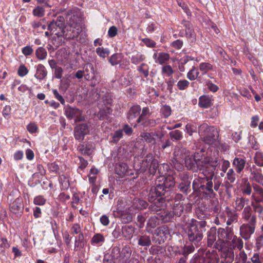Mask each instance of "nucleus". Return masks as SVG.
Returning a JSON list of instances; mask_svg holds the SVG:
<instances>
[{
    "mask_svg": "<svg viewBox=\"0 0 263 263\" xmlns=\"http://www.w3.org/2000/svg\"><path fill=\"white\" fill-rule=\"evenodd\" d=\"M254 215H252V209L250 206L248 205L245 207L242 214V218L245 221H250Z\"/></svg>",
    "mask_w": 263,
    "mask_h": 263,
    "instance_id": "29",
    "label": "nucleus"
},
{
    "mask_svg": "<svg viewBox=\"0 0 263 263\" xmlns=\"http://www.w3.org/2000/svg\"><path fill=\"white\" fill-rule=\"evenodd\" d=\"M162 184H159L157 185L154 189L156 192V196H160L164 195L165 189L173 187L175 185L174 178L172 176H168L165 177Z\"/></svg>",
    "mask_w": 263,
    "mask_h": 263,
    "instance_id": "10",
    "label": "nucleus"
},
{
    "mask_svg": "<svg viewBox=\"0 0 263 263\" xmlns=\"http://www.w3.org/2000/svg\"><path fill=\"white\" fill-rule=\"evenodd\" d=\"M189 81L185 79L179 80L177 84V88L180 90H184L186 89L189 87Z\"/></svg>",
    "mask_w": 263,
    "mask_h": 263,
    "instance_id": "38",
    "label": "nucleus"
},
{
    "mask_svg": "<svg viewBox=\"0 0 263 263\" xmlns=\"http://www.w3.org/2000/svg\"><path fill=\"white\" fill-rule=\"evenodd\" d=\"M246 160L245 157L237 156L233 160L232 165L237 173H240L245 168Z\"/></svg>",
    "mask_w": 263,
    "mask_h": 263,
    "instance_id": "14",
    "label": "nucleus"
},
{
    "mask_svg": "<svg viewBox=\"0 0 263 263\" xmlns=\"http://www.w3.org/2000/svg\"><path fill=\"white\" fill-rule=\"evenodd\" d=\"M198 68L195 66H192V68L186 74L187 78L190 81L197 80V81L201 83L202 82L201 75H199Z\"/></svg>",
    "mask_w": 263,
    "mask_h": 263,
    "instance_id": "16",
    "label": "nucleus"
},
{
    "mask_svg": "<svg viewBox=\"0 0 263 263\" xmlns=\"http://www.w3.org/2000/svg\"><path fill=\"white\" fill-rule=\"evenodd\" d=\"M170 55L168 53L160 52L158 54L157 63L162 65L169 60Z\"/></svg>",
    "mask_w": 263,
    "mask_h": 263,
    "instance_id": "32",
    "label": "nucleus"
},
{
    "mask_svg": "<svg viewBox=\"0 0 263 263\" xmlns=\"http://www.w3.org/2000/svg\"><path fill=\"white\" fill-rule=\"evenodd\" d=\"M213 96L202 95L199 98L198 105L203 108H208L213 105Z\"/></svg>",
    "mask_w": 263,
    "mask_h": 263,
    "instance_id": "15",
    "label": "nucleus"
},
{
    "mask_svg": "<svg viewBox=\"0 0 263 263\" xmlns=\"http://www.w3.org/2000/svg\"><path fill=\"white\" fill-rule=\"evenodd\" d=\"M65 26V19L63 16L60 15L48 24V30L58 37H61L63 35Z\"/></svg>",
    "mask_w": 263,
    "mask_h": 263,
    "instance_id": "6",
    "label": "nucleus"
},
{
    "mask_svg": "<svg viewBox=\"0 0 263 263\" xmlns=\"http://www.w3.org/2000/svg\"><path fill=\"white\" fill-rule=\"evenodd\" d=\"M214 171L205 175L202 174V176H199L198 178L195 179L193 182V187L195 190L200 189L202 191H206L207 193L209 195L214 194L213 190V182L212 181V177L213 175Z\"/></svg>",
    "mask_w": 263,
    "mask_h": 263,
    "instance_id": "3",
    "label": "nucleus"
},
{
    "mask_svg": "<svg viewBox=\"0 0 263 263\" xmlns=\"http://www.w3.org/2000/svg\"><path fill=\"white\" fill-rule=\"evenodd\" d=\"M47 53L45 48L43 47H39L35 51V55L37 59L40 60H44L46 58Z\"/></svg>",
    "mask_w": 263,
    "mask_h": 263,
    "instance_id": "36",
    "label": "nucleus"
},
{
    "mask_svg": "<svg viewBox=\"0 0 263 263\" xmlns=\"http://www.w3.org/2000/svg\"><path fill=\"white\" fill-rule=\"evenodd\" d=\"M254 162L259 166H263V153L257 152L254 156Z\"/></svg>",
    "mask_w": 263,
    "mask_h": 263,
    "instance_id": "37",
    "label": "nucleus"
},
{
    "mask_svg": "<svg viewBox=\"0 0 263 263\" xmlns=\"http://www.w3.org/2000/svg\"><path fill=\"white\" fill-rule=\"evenodd\" d=\"M222 256L224 259L221 263H232L235 257L234 251L232 250H227L224 251Z\"/></svg>",
    "mask_w": 263,
    "mask_h": 263,
    "instance_id": "23",
    "label": "nucleus"
},
{
    "mask_svg": "<svg viewBox=\"0 0 263 263\" xmlns=\"http://www.w3.org/2000/svg\"><path fill=\"white\" fill-rule=\"evenodd\" d=\"M170 135L172 138H174L176 140H180L182 138L181 132L178 130L170 132Z\"/></svg>",
    "mask_w": 263,
    "mask_h": 263,
    "instance_id": "58",
    "label": "nucleus"
},
{
    "mask_svg": "<svg viewBox=\"0 0 263 263\" xmlns=\"http://www.w3.org/2000/svg\"><path fill=\"white\" fill-rule=\"evenodd\" d=\"M249 199L242 197H237L235 201V208L237 211L241 210L245 205L248 204Z\"/></svg>",
    "mask_w": 263,
    "mask_h": 263,
    "instance_id": "26",
    "label": "nucleus"
},
{
    "mask_svg": "<svg viewBox=\"0 0 263 263\" xmlns=\"http://www.w3.org/2000/svg\"><path fill=\"white\" fill-rule=\"evenodd\" d=\"M157 136V135L154 133H143L141 135V137L144 141L152 144L155 143V137Z\"/></svg>",
    "mask_w": 263,
    "mask_h": 263,
    "instance_id": "27",
    "label": "nucleus"
},
{
    "mask_svg": "<svg viewBox=\"0 0 263 263\" xmlns=\"http://www.w3.org/2000/svg\"><path fill=\"white\" fill-rule=\"evenodd\" d=\"M173 203V211L174 215L177 216H180L184 209L183 206V202H175V200L172 201Z\"/></svg>",
    "mask_w": 263,
    "mask_h": 263,
    "instance_id": "24",
    "label": "nucleus"
},
{
    "mask_svg": "<svg viewBox=\"0 0 263 263\" xmlns=\"http://www.w3.org/2000/svg\"><path fill=\"white\" fill-rule=\"evenodd\" d=\"M28 72L27 68L24 65L22 64L20 66L18 69L17 73L20 77H24L26 76Z\"/></svg>",
    "mask_w": 263,
    "mask_h": 263,
    "instance_id": "50",
    "label": "nucleus"
},
{
    "mask_svg": "<svg viewBox=\"0 0 263 263\" xmlns=\"http://www.w3.org/2000/svg\"><path fill=\"white\" fill-rule=\"evenodd\" d=\"M24 205L21 197L16 198L9 204V209L11 213L17 217H20L23 213Z\"/></svg>",
    "mask_w": 263,
    "mask_h": 263,
    "instance_id": "11",
    "label": "nucleus"
},
{
    "mask_svg": "<svg viewBox=\"0 0 263 263\" xmlns=\"http://www.w3.org/2000/svg\"><path fill=\"white\" fill-rule=\"evenodd\" d=\"M251 260L253 263H262L259 254L255 253L251 258Z\"/></svg>",
    "mask_w": 263,
    "mask_h": 263,
    "instance_id": "64",
    "label": "nucleus"
},
{
    "mask_svg": "<svg viewBox=\"0 0 263 263\" xmlns=\"http://www.w3.org/2000/svg\"><path fill=\"white\" fill-rule=\"evenodd\" d=\"M118 29L115 26H111L108 30V35L110 37H114L117 34Z\"/></svg>",
    "mask_w": 263,
    "mask_h": 263,
    "instance_id": "57",
    "label": "nucleus"
},
{
    "mask_svg": "<svg viewBox=\"0 0 263 263\" xmlns=\"http://www.w3.org/2000/svg\"><path fill=\"white\" fill-rule=\"evenodd\" d=\"M89 132L88 126L87 124L82 123L77 125L74 128V138L80 142L84 139V137Z\"/></svg>",
    "mask_w": 263,
    "mask_h": 263,
    "instance_id": "13",
    "label": "nucleus"
},
{
    "mask_svg": "<svg viewBox=\"0 0 263 263\" xmlns=\"http://www.w3.org/2000/svg\"><path fill=\"white\" fill-rule=\"evenodd\" d=\"M183 45V42L180 39H178L173 41V42H172L171 44L172 47L177 50L180 49L182 47Z\"/></svg>",
    "mask_w": 263,
    "mask_h": 263,
    "instance_id": "51",
    "label": "nucleus"
},
{
    "mask_svg": "<svg viewBox=\"0 0 263 263\" xmlns=\"http://www.w3.org/2000/svg\"><path fill=\"white\" fill-rule=\"evenodd\" d=\"M78 164L79 165V168L81 170L84 169L88 165L87 161L85 160L81 156H77Z\"/></svg>",
    "mask_w": 263,
    "mask_h": 263,
    "instance_id": "47",
    "label": "nucleus"
},
{
    "mask_svg": "<svg viewBox=\"0 0 263 263\" xmlns=\"http://www.w3.org/2000/svg\"><path fill=\"white\" fill-rule=\"evenodd\" d=\"M174 72V70L170 65H164L162 67V74L166 77H172Z\"/></svg>",
    "mask_w": 263,
    "mask_h": 263,
    "instance_id": "34",
    "label": "nucleus"
},
{
    "mask_svg": "<svg viewBox=\"0 0 263 263\" xmlns=\"http://www.w3.org/2000/svg\"><path fill=\"white\" fill-rule=\"evenodd\" d=\"M217 233L215 229H211L208 232V245L209 247H212L216 240Z\"/></svg>",
    "mask_w": 263,
    "mask_h": 263,
    "instance_id": "25",
    "label": "nucleus"
},
{
    "mask_svg": "<svg viewBox=\"0 0 263 263\" xmlns=\"http://www.w3.org/2000/svg\"><path fill=\"white\" fill-rule=\"evenodd\" d=\"M170 234L168 228L165 226L158 227L154 234V241L159 244L163 243Z\"/></svg>",
    "mask_w": 263,
    "mask_h": 263,
    "instance_id": "12",
    "label": "nucleus"
},
{
    "mask_svg": "<svg viewBox=\"0 0 263 263\" xmlns=\"http://www.w3.org/2000/svg\"><path fill=\"white\" fill-rule=\"evenodd\" d=\"M198 69L202 72L201 76H203L206 74L208 71L212 70L213 66L209 63L202 62L199 64Z\"/></svg>",
    "mask_w": 263,
    "mask_h": 263,
    "instance_id": "28",
    "label": "nucleus"
},
{
    "mask_svg": "<svg viewBox=\"0 0 263 263\" xmlns=\"http://www.w3.org/2000/svg\"><path fill=\"white\" fill-rule=\"evenodd\" d=\"M141 111L139 105L135 104L132 106L129 110L128 115H140Z\"/></svg>",
    "mask_w": 263,
    "mask_h": 263,
    "instance_id": "40",
    "label": "nucleus"
},
{
    "mask_svg": "<svg viewBox=\"0 0 263 263\" xmlns=\"http://www.w3.org/2000/svg\"><path fill=\"white\" fill-rule=\"evenodd\" d=\"M78 151L83 155H90L95 149L92 144H80L77 148Z\"/></svg>",
    "mask_w": 263,
    "mask_h": 263,
    "instance_id": "18",
    "label": "nucleus"
},
{
    "mask_svg": "<svg viewBox=\"0 0 263 263\" xmlns=\"http://www.w3.org/2000/svg\"><path fill=\"white\" fill-rule=\"evenodd\" d=\"M83 23L81 12L80 11H76L69 18L67 25L65 26L62 36L68 40L77 37L82 31Z\"/></svg>",
    "mask_w": 263,
    "mask_h": 263,
    "instance_id": "2",
    "label": "nucleus"
},
{
    "mask_svg": "<svg viewBox=\"0 0 263 263\" xmlns=\"http://www.w3.org/2000/svg\"><path fill=\"white\" fill-rule=\"evenodd\" d=\"M138 243L141 246H149L151 244V239L147 236H142L139 238Z\"/></svg>",
    "mask_w": 263,
    "mask_h": 263,
    "instance_id": "39",
    "label": "nucleus"
},
{
    "mask_svg": "<svg viewBox=\"0 0 263 263\" xmlns=\"http://www.w3.org/2000/svg\"><path fill=\"white\" fill-rule=\"evenodd\" d=\"M167 84V89L168 90L170 94L173 92V86L175 83V80L172 78H170L166 81Z\"/></svg>",
    "mask_w": 263,
    "mask_h": 263,
    "instance_id": "43",
    "label": "nucleus"
},
{
    "mask_svg": "<svg viewBox=\"0 0 263 263\" xmlns=\"http://www.w3.org/2000/svg\"><path fill=\"white\" fill-rule=\"evenodd\" d=\"M101 98V108H100V115H108L112 112L111 108L112 103V96L110 93L106 92L104 95L100 93V98Z\"/></svg>",
    "mask_w": 263,
    "mask_h": 263,
    "instance_id": "8",
    "label": "nucleus"
},
{
    "mask_svg": "<svg viewBox=\"0 0 263 263\" xmlns=\"http://www.w3.org/2000/svg\"><path fill=\"white\" fill-rule=\"evenodd\" d=\"M252 198L255 201L251 202V205L253 208L254 212L261 214L263 212V206L260 204L259 202L263 201V199H257L254 194L252 195Z\"/></svg>",
    "mask_w": 263,
    "mask_h": 263,
    "instance_id": "22",
    "label": "nucleus"
},
{
    "mask_svg": "<svg viewBox=\"0 0 263 263\" xmlns=\"http://www.w3.org/2000/svg\"><path fill=\"white\" fill-rule=\"evenodd\" d=\"M219 163L220 159L217 152L204 158L197 153L194 156H188L185 158V164L187 169H193L196 165L200 173L205 175L214 171Z\"/></svg>",
    "mask_w": 263,
    "mask_h": 263,
    "instance_id": "1",
    "label": "nucleus"
},
{
    "mask_svg": "<svg viewBox=\"0 0 263 263\" xmlns=\"http://www.w3.org/2000/svg\"><path fill=\"white\" fill-rule=\"evenodd\" d=\"M227 179L230 183H233L236 179V174L233 168H230L227 173Z\"/></svg>",
    "mask_w": 263,
    "mask_h": 263,
    "instance_id": "42",
    "label": "nucleus"
},
{
    "mask_svg": "<svg viewBox=\"0 0 263 263\" xmlns=\"http://www.w3.org/2000/svg\"><path fill=\"white\" fill-rule=\"evenodd\" d=\"M47 75V71L45 67L41 64H39L36 67V73L34 77L39 80H44Z\"/></svg>",
    "mask_w": 263,
    "mask_h": 263,
    "instance_id": "20",
    "label": "nucleus"
},
{
    "mask_svg": "<svg viewBox=\"0 0 263 263\" xmlns=\"http://www.w3.org/2000/svg\"><path fill=\"white\" fill-rule=\"evenodd\" d=\"M198 132L201 139L205 143L212 145L217 142L218 133L214 127L203 124L199 126Z\"/></svg>",
    "mask_w": 263,
    "mask_h": 263,
    "instance_id": "4",
    "label": "nucleus"
},
{
    "mask_svg": "<svg viewBox=\"0 0 263 263\" xmlns=\"http://www.w3.org/2000/svg\"><path fill=\"white\" fill-rule=\"evenodd\" d=\"M123 132L121 130H118L115 132L114 136H112V141L115 142H117L119 140L122 138Z\"/></svg>",
    "mask_w": 263,
    "mask_h": 263,
    "instance_id": "56",
    "label": "nucleus"
},
{
    "mask_svg": "<svg viewBox=\"0 0 263 263\" xmlns=\"http://www.w3.org/2000/svg\"><path fill=\"white\" fill-rule=\"evenodd\" d=\"M206 85L209 90L212 92H216L219 90L218 86L211 81H208Z\"/></svg>",
    "mask_w": 263,
    "mask_h": 263,
    "instance_id": "54",
    "label": "nucleus"
},
{
    "mask_svg": "<svg viewBox=\"0 0 263 263\" xmlns=\"http://www.w3.org/2000/svg\"><path fill=\"white\" fill-rule=\"evenodd\" d=\"M147 206V203L142 200L138 198H135L133 200L132 205L128 209L127 212V215L124 218L123 215H122V218L124 222H128L130 221L132 219V214L136 213V210H142L146 208Z\"/></svg>",
    "mask_w": 263,
    "mask_h": 263,
    "instance_id": "7",
    "label": "nucleus"
},
{
    "mask_svg": "<svg viewBox=\"0 0 263 263\" xmlns=\"http://www.w3.org/2000/svg\"><path fill=\"white\" fill-rule=\"evenodd\" d=\"M33 14L38 17H42L44 15V9L43 8L37 6L33 10Z\"/></svg>",
    "mask_w": 263,
    "mask_h": 263,
    "instance_id": "49",
    "label": "nucleus"
},
{
    "mask_svg": "<svg viewBox=\"0 0 263 263\" xmlns=\"http://www.w3.org/2000/svg\"><path fill=\"white\" fill-rule=\"evenodd\" d=\"M81 203L79 195L77 193L73 194L72 197V201H71L72 207L76 209L77 208V206L74 204L78 205L79 203Z\"/></svg>",
    "mask_w": 263,
    "mask_h": 263,
    "instance_id": "52",
    "label": "nucleus"
},
{
    "mask_svg": "<svg viewBox=\"0 0 263 263\" xmlns=\"http://www.w3.org/2000/svg\"><path fill=\"white\" fill-rule=\"evenodd\" d=\"M66 115H81L80 110L71 107H68L66 109Z\"/></svg>",
    "mask_w": 263,
    "mask_h": 263,
    "instance_id": "53",
    "label": "nucleus"
},
{
    "mask_svg": "<svg viewBox=\"0 0 263 263\" xmlns=\"http://www.w3.org/2000/svg\"><path fill=\"white\" fill-rule=\"evenodd\" d=\"M46 201L43 196L39 195L34 198L33 202L36 205H43L45 203Z\"/></svg>",
    "mask_w": 263,
    "mask_h": 263,
    "instance_id": "48",
    "label": "nucleus"
},
{
    "mask_svg": "<svg viewBox=\"0 0 263 263\" xmlns=\"http://www.w3.org/2000/svg\"><path fill=\"white\" fill-rule=\"evenodd\" d=\"M142 41L148 47L153 48V47H156V43L154 41H153L149 38L143 39Z\"/></svg>",
    "mask_w": 263,
    "mask_h": 263,
    "instance_id": "55",
    "label": "nucleus"
},
{
    "mask_svg": "<svg viewBox=\"0 0 263 263\" xmlns=\"http://www.w3.org/2000/svg\"><path fill=\"white\" fill-rule=\"evenodd\" d=\"M10 247L6 238H0V254L4 253L6 249Z\"/></svg>",
    "mask_w": 263,
    "mask_h": 263,
    "instance_id": "41",
    "label": "nucleus"
},
{
    "mask_svg": "<svg viewBox=\"0 0 263 263\" xmlns=\"http://www.w3.org/2000/svg\"><path fill=\"white\" fill-rule=\"evenodd\" d=\"M128 169V166L126 163H121L116 166V172L119 175L126 173Z\"/></svg>",
    "mask_w": 263,
    "mask_h": 263,
    "instance_id": "31",
    "label": "nucleus"
},
{
    "mask_svg": "<svg viewBox=\"0 0 263 263\" xmlns=\"http://www.w3.org/2000/svg\"><path fill=\"white\" fill-rule=\"evenodd\" d=\"M132 64L138 65L145 60L146 56L140 52H136L129 57Z\"/></svg>",
    "mask_w": 263,
    "mask_h": 263,
    "instance_id": "21",
    "label": "nucleus"
},
{
    "mask_svg": "<svg viewBox=\"0 0 263 263\" xmlns=\"http://www.w3.org/2000/svg\"><path fill=\"white\" fill-rule=\"evenodd\" d=\"M256 218L253 216L250 221L247 224H243L240 228V233L245 239L250 238L251 235L254 232Z\"/></svg>",
    "mask_w": 263,
    "mask_h": 263,
    "instance_id": "9",
    "label": "nucleus"
},
{
    "mask_svg": "<svg viewBox=\"0 0 263 263\" xmlns=\"http://www.w3.org/2000/svg\"><path fill=\"white\" fill-rule=\"evenodd\" d=\"M252 179L263 186V175L260 172V170L252 172Z\"/></svg>",
    "mask_w": 263,
    "mask_h": 263,
    "instance_id": "30",
    "label": "nucleus"
},
{
    "mask_svg": "<svg viewBox=\"0 0 263 263\" xmlns=\"http://www.w3.org/2000/svg\"><path fill=\"white\" fill-rule=\"evenodd\" d=\"M233 239L232 240V245L233 248H236L239 250H241L243 246V243L242 240L237 237L235 236H232Z\"/></svg>",
    "mask_w": 263,
    "mask_h": 263,
    "instance_id": "33",
    "label": "nucleus"
},
{
    "mask_svg": "<svg viewBox=\"0 0 263 263\" xmlns=\"http://www.w3.org/2000/svg\"><path fill=\"white\" fill-rule=\"evenodd\" d=\"M27 130L31 133H35L38 129L37 125L35 123H30L27 126Z\"/></svg>",
    "mask_w": 263,
    "mask_h": 263,
    "instance_id": "62",
    "label": "nucleus"
},
{
    "mask_svg": "<svg viewBox=\"0 0 263 263\" xmlns=\"http://www.w3.org/2000/svg\"><path fill=\"white\" fill-rule=\"evenodd\" d=\"M246 184L242 189L243 194L250 195L252 192V189L250 184L248 182L247 179H244Z\"/></svg>",
    "mask_w": 263,
    "mask_h": 263,
    "instance_id": "45",
    "label": "nucleus"
},
{
    "mask_svg": "<svg viewBox=\"0 0 263 263\" xmlns=\"http://www.w3.org/2000/svg\"><path fill=\"white\" fill-rule=\"evenodd\" d=\"M198 221L194 219L188 220L187 231L189 240L195 245L198 243L202 239V231L198 229Z\"/></svg>",
    "mask_w": 263,
    "mask_h": 263,
    "instance_id": "5",
    "label": "nucleus"
},
{
    "mask_svg": "<svg viewBox=\"0 0 263 263\" xmlns=\"http://www.w3.org/2000/svg\"><path fill=\"white\" fill-rule=\"evenodd\" d=\"M119 58L118 53H115L112 54L109 58V62L111 64L112 66L117 65L119 63Z\"/></svg>",
    "mask_w": 263,
    "mask_h": 263,
    "instance_id": "46",
    "label": "nucleus"
},
{
    "mask_svg": "<svg viewBox=\"0 0 263 263\" xmlns=\"http://www.w3.org/2000/svg\"><path fill=\"white\" fill-rule=\"evenodd\" d=\"M230 166V163L228 160L222 159V165H221V171L223 173H226L227 171L228 168Z\"/></svg>",
    "mask_w": 263,
    "mask_h": 263,
    "instance_id": "61",
    "label": "nucleus"
},
{
    "mask_svg": "<svg viewBox=\"0 0 263 263\" xmlns=\"http://www.w3.org/2000/svg\"><path fill=\"white\" fill-rule=\"evenodd\" d=\"M137 70L139 72L142 73L145 78L149 75L148 66L146 63H142L141 64Z\"/></svg>",
    "mask_w": 263,
    "mask_h": 263,
    "instance_id": "35",
    "label": "nucleus"
},
{
    "mask_svg": "<svg viewBox=\"0 0 263 263\" xmlns=\"http://www.w3.org/2000/svg\"><path fill=\"white\" fill-rule=\"evenodd\" d=\"M185 34L187 39L192 41L196 40V34L193 28L190 29V30H185Z\"/></svg>",
    "mask_w": 263,
    "mask_h": 263,
    "instance_id": "44",
    "label": "nucleus"
},
{
    "mask_svg": "<svg viewBox=\"0 0 263 263\" xmlns=\"http://www.w3.org/2000/svg\"><path fill=\"white\" fill-rule=\"evenodd\" d=\"M48 166L50 171L52 172L57 173L59 169L58 165L55 162L48 164Z\"/></svg>",
    "mask_w": 263,
    "mask_h": 263,
    "instance_id": "63",
    "label": "nucleus"
},
{
    "mask_svg": "<svg viewBox=\"0 0 263 263\" xmlns=\"http://www.w3.org/2000/svg\"><path fill=\"white\" fill-rule=\"evenodd\" d=\"M63 70L62 68L59 66L58 68L55 69L54 73V77L58 79H61L63 75Z\"/></svg>",
    "mask_w": 263,
    "mask_h": 263,
    "instance_id": "59",
    "label": "nucleus"
},
{
    "mask_svg": "<svg viewBox=\"0 0 263 263\" xmlns=\"http://www.w3.org/2000/svg\"><path fill=\"white\" fill-rule=\"evenodd\" d=\"M217 236L218 240L223 242L229 241L232 237V234L228 233L227 231L222 228L218 229Z\"/></svg>",
    "mask_w": 263,
    "mask_h": 263,
    "instance_id": "19",
    "label": "nucleus"
},
{
    "mask_svg": "<svg viewBox=\"0 0 263 263\" xmlns=\"http://www.w3.org/2000/svg\"><path fill=\"white\" fill-rule=\"evenodd\" d=\"M142 167H144L143 170L148 167H153L155 169L158 166V162L153 158V155L149 154L146 156L145 159L142 162Z\"/></svg>",
    "mask_w": 263,
    "mask_h": 263,
    "instance_id": "17",
    "label": "nucleus"
},
{
    "mask_svg": "<svg viewBox=\"0 0 263 263\" xmlns=\"http://www.w3.org/2000/svg\"><path fill=\"white\" fill-rule=\"evenodd\" d=\"M22 53L26 56L30 55L33 53V49L30 46H27L22 49Z\"/></svg>",
    "mask_w": 263,
    "mask_h": 263,
    "instance_id": "60",
    "label": "nucleus"
}]
</instances>
